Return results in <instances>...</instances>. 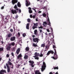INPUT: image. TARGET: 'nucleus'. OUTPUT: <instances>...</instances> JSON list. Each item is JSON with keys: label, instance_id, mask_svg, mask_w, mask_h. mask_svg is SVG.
Wrapping results in <instances>:
<instances>
[{"label": "nucleus", "instance_id": "f257e3e1", "mask_svg": "<svg viewBox=\"0 0 74 74\" xmlns=\"http://www.w3.org/2000/svg\"><path fill=\"white\" fill-rule=\"evenodd\" d=\"M35 56H33V57L35 58V59H36L37 60H38L39 59V58L38 56H40V57H42L43 56V54L41 53H40H40H37V52H36L34 53Z\"/></svg>", "mask_w": 74, "mask_h": 74}, {"label": "nucleus", "instance_id": "f03ea898", "mask_svg": "<svg viewBox=\"0 0 74 74\" xmlns=\"http://www.w3.org/2000/svg\"><path fill=\"white\" fill-rule=\"evenodd\" d=\"M54 51H55V53L54 54V57H51V58H53V59H57L58 58V56L57 55V53L56 52V49H54Z\"/></svg>", "mask_w": 74, "mask_h": 74}, {"label": "nucleus", "instance_id": "7ed1b4c3", "mask_svg": "<svg viewBox=\"0 0 74 74\" xmlns=\"http://www.w3.org/2000/svg\"><path fill=\"white\" fill-rule=\"evenodd\" d=\"M42 63L43 64V65L42 66L41 70L42 71H43L45 69V68H46L47 67V65H46V64L45 62H43Z\"/></svg>", "mask_w": 74, "mask_h": 74}, {"label": "nucleus", "instance_id": "20e7f679", "mask_svg": "<svg viewBox=\"0 0 74 74\" xmlns=\"http://www.w3.org/2000/svg\"><path fill=\"white\" fill-rule=\"evenodd\" d=\"M33 40L34 42H36V43H38V41H40V40L39 39L37 38H33Z\"/></svg>", "mask_w": 74, "mask_h": 74}, {"label": "nucleus", "instance_id": "39448f33", "mask_svg": "<svg viewBox=\"0 0 74 74\" xmlns=\"http://www.w3.org/2000/svg\"><path fill=\"white\" fill-rule=\"evenodd\" d=\"M38 23H34V25L32 27L33 29L34 30L36 28H37V26H38Z\"/></svg>", "mask_w": 74, "mask_h": 74}, {"label": "nucleus", "instance_id": "423d86ee", "mask_svg": "<svg viewBox=\"0 0 74 74\" xmlns=\"http://www.w3.org/2000/svg\"><path fill=\"white\" fill-rule=\"evenodd\" d=\"M29 63H31V64H30V65H31V67L33 68L34 67V65H33V64H34V61L31 60L29 61Z\"/></svg>", "mask_w": 74, "mask_h": 74}, {"label": "nucleus", "instance_id": "0eeeda50", "mask_svg": "<svg viewBox=\"0 0 74 74\" xmlns=\"http://www.w3.org/2000/svg\"><path fill=\"white\" fill-rule=\"evenodd\" d=\"M47 18L48 19L47 20V23H48V25H49L50 26H51V22L49 21V17H48V13Z\"/></svg>", "mask_w": 74, "mask_h": 74}, {"label": "nucleus", "instance_id": "6e6552de", "mask_svg": "<svg viewBox=\"0 0 74 74\" xmlns=\"http://www.w3.org/2000/svg\"><path fill=\"white\" fill-rule=\"evenodd\" d=\"M6 67H7V72L8 73H10V66H8V64L6 63Z\"/></svg>", "mask_w": 74, "mask_h": 74}, {"label": "nucleus", "instance_id": "1a4fd4ad", "mask_svg": "<svg viewBox=\"0 0 74 74\" xmlns=\"http://www.w3.org/2000/svg\"><path fill=\"white\" fill-rule=\"evenodd\" d=\"M4 73H7L6 72V71L5 70H4L2 69L0 71V74H4Z\"/></svg>", "mask_w": 74, "mask_h": 74}, {"label": "nucleus", "instance_id": "9d476101", "mask_svg": "<svg viewBox=\"0 0 74 74\" xmlns=\"http://www.w3.org/2000/svg\"><path fill=\"white\" fill-rule=\"evenodd\" d=\"M18 1V0H12V3L13 5H14L15 4L17 3Z\"/></svg>", "mask_w": 74, "mask_h": 74}, {"label": "nucleus", "instance_id": "9b49d317", "mask_svg": "<svg viewBox=\"0 0 74 74\" xmlns=\"http://www.w3.org/2000/svg\"><path fill=\"white\" fill-rule=\"evenodd\" d=\"M8 64H9V65H10V66L11 65L12 66L11 67V68L12 69H14V64H12V63L10 61H8Z\"/></svg>", "mask_w": 74, "mask_h": 74}, {"label": "nucleus", "instance_id": "f8f14e48", "mask_svg": "<svg viewBox=\"0 0 74 74\" xmlns=\"http://www.w3.org/2000/svg\"><path fill=\"white\" fill-rule=\"evenodd\" d=\"M25 1L26 2L25 3V5L27 7V6H29V5H30V2L29 1H28L27 0H26Z\"/></svg>", "mask_w": 74, "mask_h": 74}, {"label": "nucleus", "instance_id": "ddd939ff", "mask_svg": "<svg viewBox=\"0 0 74 74\" xmlns=\"http://www.w3.org/2000/svg\"><path fill=\"white\" fill-rule=\"evenodd\" d=\"M11 12L13 14H16L17 12H17L16 11V10H12L11 11Z\"/></svg>", "mask_w": 74, "mask_h": 74}, {"label": "nucleus", "instance_id": "4468645a", "mask_svg": "<svg viewBox=\"0 0 74 74\" xmlns=\"http://www.w3.org/2000/svg\"><path fill=\"white\" fill-rule=\"evenodd\" d=\"M22 54L20 53L18 56L17 57V59H18L19 60L21 59H22Z\"/></svg>", "mask_w": 74, "mask_h": 74}, {"label": "nucleus", "instance_id": "2eb2a0df", "mask_svg": "<svg viewBox=\"0 0 74 74\" xmlns=\"http://www.w3.org/2000/svg\"><path fill=\"white\" fill-rule=\"evenodd\" d=\"M15 38H16V37H15V36H13L11 38L10 40L11 41H14L15 40Z\"/></svg>", "mask_w": 74, "mask_h": 74}, {"label": "nucleus", "instance_id": "dca6fc26", "mask_svg": "<svg viewBox=\"0 0 74 74\" xmlns=\"http://www.w3.org/2000/svg\"><path fill=\"white\" fill-rule=\"evenodd\" d=\"M54 53V52L52 51H48L47 53V56H48L50 54V53H52V54H53Z\"/></svg>", "mask_w": 74, "mask_h": 74}, {"label": "nucleus", "instance_id": "f3484780", "mask_svg": "<svg viewBox=\"0 0 74 74\" xmlns=\"http://www.w3.org/2000/svg\"><path fill=\"white\" fill-rule=\"evenodd\" d=\"M28 9H29V14H32L33 13V11L32 10V8L30 7H29Z\"/></svg>", "mask_w": 74, "mask_h": 74}, {"label": "nucleus", "instance_id": "a211bd4d", "mask_svg": "<svg viewBox=\"0 0 74 74\" xmlns=\"http://www.w3.org/2000/svg\"><path fill=\"white\" fill-rule=\"evenodd\" d=\"M43 27H47V23L46 21H45L42 24Z\"/></svg>", "mask_w": 74, "mask_h": 74}, {"label": "nucleus", "instance_id": "6ab92c4d", "mask_svg": "<svg viewBox=\"0 0 74 74\" xmlns=\"http://www.w3.org/2000/svg\"><path fill=\"white\" fill-rule=\"evenodd\" d=\"M20 48H18L17 49V51H16V53L17 55H18L19 53V52H20Z\"/></svg>", "mask_w": 74, "mask_h": 74}, {"label": "nucleus", "instance_id": "aec40b11", "mask_svg": "<svg viewBox=\"0 0 74 74\" xmlns=\"http://www.w3.org/2000/svg\"><path fill=\"white\" fill-rule=\"evenodd\" d=\"M9 46H11L12 45V46H14L15 45V42H12L11 43H9Z\"/></svg>", "mask_w": 74, "mask_h": 74}, {"label": "nucleus", "instance_id": "412c9836", "mask_svg": "<svg viewBox=\"0 0 74 74\" xmlns=\"http://www.w3.org/2000/svg\"><path fill=\"white\" fill-rule=\"evenodd\" d=\"M12 36V34H11V33H10L8 34L7 37H8V38H10V37H11Z\"/></svg>", "mask_w": 74, "mask_h": 74}, {"label": "nucleus", "instance_id": "4be33fe9", "mask_svg": "<svg viewBox=\"0 0 74 74\" xmlns=\"http://www.w3.org/2000/svg\"><path fill=\"white\" fill-rule=\"evenodd\" d=\"M11 48V47L9 46H8L6 47V49L7 51H10V49Z\"/></svg>", "mask_w": 74, "mask_h": 74}, {"label": "nucleus", "instance_id": "5701e85b", "mask_svg": "<svg viewBox=\"0 0 74 74\" xmlns=\"http://www.w3.org/2000/svg\"><path fill=\"white\" fill-rule=\"evenodd\" d=\"M29 23H27L26 25V28L27 29H29Z\"/></svg>", "mask_w": 74, "mask_h": 74}, {"label": "nucleus", "instance_id": "b1692460", "mask_svg": "<svg viewBox=\"0 0 74 74\" xmlns=\"http://www.w3.org/2000/svg\"><path fill=\"white\" fill-rule=\"evenodd\" d=\"M14 8L17 11H18V7H17V5H16V4L14 6Z\"/></svg>", "mask_w": 74, "mask_h": 74}, {"label": "nucleus", "instance_id": "393cba45", "mask_svg": "<svg viewBox=\"0 0 74 74\" xmlns=\"http://www.w3.org/2000/svg\"><path fill=\"white\" fill-rule=\"evenodd\" d=\"M35 74H41L38 71H36L35 72Z\"/></svg>", "mask_w": 74, "mask_h": 74}, {"label": "nucleus", "instance_id": "a878e982", "mask_svg": "<svg viewBox=\"0 0 74 74\" xmlns=\"http://www.w3.org/2000/svg\"><path fill=\"white\" fill-rule=\"evenodd\" d=\"M17 6L18 7H21V5L20 2H18L17 3Z\"/></svg>", "mask_w": 74, "mask_h": 74}, {"label": "nucleus", "instance_id": "bb28decb", "mask_svg": "<svg viewBox=\"0 0 74 74\" xmlns=\"http://www.w3.org/2000/svg\"><path fill=\"white\" fill-rule=\"evenodd\" d=\"M32 46H33L34 47H38V45L34 43L32 45Z\"/></svg>", "mask_w": 74, "mask_h": 74}, {"label": "nucleus", "instance_id": "cd10ccee", "mask_svg": "<svg viewBox=\"0 0 74 74\" xmlns=\"http://www.w3.org/2000/svg\"><path fill=\"white\" fill-rule=\"evenodd\" d=\"M29 47H27L25 48V50L26 51H27V52H28V51H29Z\"/></svg>", "mask_w": 74, "mask_h": 74}, {"label": "nucleus", "instance_id": "c85d7f7f", "mask_svg": "<svg viewBox=\"0 0 74 74\" xmlns=\"http://www.w3.org/2000/svg\"><path fill=\"white\" fill-rule=\"evenodd\" d=\"M1 51H4V48L3 47H0V52Z\"/></svg>", "mask_w": 74, "mask_h": 74}, {"label": "nucleus", "instance_id": "c756f323", "mask_svg": "<svg viewBox=\"0 0 74 74\" xmlns=\"http://www.w3.org/2000/svg\"><path fill=\"white\" fill-rule=\"evenodd\" d=\"M41 47H43V48H44L45 46V44H43L41 45Z\"/></svg>", "mask_w": 74, "mask_h": 74}, {"label": "nucleus", "instance_id": "7c9ffc66", "mask_svg": "<svg viewBox=\"0 0 74 74\" xmlns=\"http://www.w3.org/2000/svg\"><path fill=\"white\" fill-rule=\"evenodd\" d=\"M54 69V70H56V69L57 70H58V69H59L58 66H57L56 67H54L53 68H52V69Z\"/></svg>", "mask_w": 74, "mask_h": 74}, {"label": "nucleus", "instance_id": "2f4dec72", "mask_svg": "<svg viewBox=\"0 0 74 74\" xmlns=\"http://www.w3.org/2000/svg\"><path fill=\"white\" fill-rule=\"evenodd\" d=\"M24 58L25 59H27V58H28V56H27V55H25L24 56Z\"/></svg>", "mask_w": 74, "mask_h": 74}, {"label": "nucleus", "instance_id": "473e14b6", "mask_svg": "<svg viewBox=\"0 0 74 74\" xmlns=\"http://www.w3.org/2000/svg\"><path fill=\"white\" fill-rule=\"evenodd\" d=\"M42 16L43 17H45L47 16V14L45 13H43L42 14Z\"/></svg>", "mask_w": 74, "mask_h": 74}, {"label": "nucleus", "instance_id": "72a5a7b5", "mask_svg": "<svg viewBox=\"0 0 74 74\" xmlns=\"http://www.w3.org/2000/svg\"><path fill=\"white\" fill-rule=\"evenodd\" d=\"M23 37H25V36H26V34L25 33H24L23 34Z\"/></svg>", "mask_w": 74, "mask_h": 74}, {"label": "nucleus", "instance_id": "f704fd0d", "mask_svg": "<svg viewBox=\"0 0 74 74\" xmlns=\"http://www.w3.org/2000/svg\"><path fill=\"white\" fill-rule=\"evenodd\" d=\"M37 30H35L34 31V33L35 34H37Z\"/></svg>", "mask_w": 74, "mask_h": 74}, {"label": "nucleus", "instance_id": "c9c22d12", "mask_svg": "<svg viewBox=\"0 0 74 74\" xmlns=\"http://www.w3.org/2000/svg\"><path fill=\"white\" fill-rule=\"evenodd\" d=\"M38 28L39 29H43V27L42 26H41L40 27H38Z\"/></svg>", "mask_w": 74, "mask_h": 74}, {"label": "nucleus", "instance_id": "e433bc0d", "mask_svg": "<svg viewBox=\"0 0 74 74\" xmlns=\"http://www.w3.org/2000/svg\"><path fill=\"white\" fill-rule=\"evenodd\" d=\"M30 18H28L27 19V21H28V22H29V23H30Z\"/></svg>", "mask_w": 74, "mask_h": 74}, {"label": "nucleus", "instance_id": "4c0bfd02", "mask_svg": "<svg viewBox=\"0 0 74 74\" xmlns=\"http://www.w3.org/2000/svg\"><path fill=\"white\" fill-rule=\"evenodd\" d=\"M15 51V47H14L13 48V49H12V51H13V52H14Z\"/></svg>", "mask_w": 74, "mask_h": 74}, {"label": "nucleus", "instance_id": "58836bf2", "mask_svg": "<svg viewBox=\"0 0 74 74\" xmlns=\"http://www.w3.org/2000/svg\"><path fill=\"white\" fill-rule=\"evenodd\" d=\"M53 48L54 49H54H55V48H56V46L55 45H53Z\"/></svg>", "mask_w": 74, "mask_h": 74}, {"label": "nucleus", "instance_id": "ea45409f", "mask_svg": "<svg viewBox=\"0 0 74 74\" xmlns=\"http://www.w3.org/2000/svg\"><path fill=\"white\" fill-rule=\"evenodd\" d=\"M11 55L12 56H13V58H14V53L12 52L11 53Z\"/></svg>", "mask_w": 74, "mask_h": 74}, {"label": "nucleus", "instance_id": "a19ab883", "mask_svg": "<svg viewBox=\"0 0 74 74\" xmlns=\"http://www.w3.org/2000/svg\"><path fill=\"white\" fill-rule=\"evenodd\" d=\"M4 6H2L1 8V10H3V9H4Z\"/></svg>", "mask_w": 74, "mask_h": 74}, {"label": "nucleus", "instance_id": "79ce46f5", "mask_svg": "<svg viewBox=\"0 0 74 74\" xmlns=\"http://www.w3.org/2000/svg\"><path fill=\"white\" fill-rule=\"evenodd\" d=\"M39 30L40 33H42V30L40 29H39Z\"/></svg>", "mask_w": 74, "mask_h": 74}, {"label": "nucleus", "instance_id": "37998d69", "mask_svg": "<svg viewBox=\"0 0 74 74\" xmlns=\"http://www.w3.org/2000/svg\"><path fill=\"white\" fill-rule=\"evenodd\" d=\"M6 57H7V58H9V57H10V55L9 54H7L6 55Z\"/></svg>", "mask_w": 74, "mask_h": 74}, {"label": "nucleus", "instance_id": "c03bdc74", "mask_svg": "<svg viewBox=\"0 0 74 74\" xmlns=\"http://www.w3.org/2000/svg\"><path fill=\"white\" fill-rule=\"evenodd\" d=\"M18 37H20V36H21V34H20V33L19 32H18Z\"/></svg>", "mask_w": 74, "mask_h": 74}, {"label": "nucleus", "instance_id": "a18cd8bd", "mask_svg": "<svg viewBox=\"0 0 74 74\" xmlns=\"http://www.w3.org/2000/svg\"><path fill=\"white\" fill-rule=\"evenodd\" d=\"M10 31L11 32H13V29H10Z\"/></svg>", "mask_w": 74, "mask_h": 74}, {"label": "nucleus", "instance_id": "49530a36", "mask_svg": "<svg viewBox=\"0 0 74 74\" xmlns=\"http://www.w3.org/2000/svg\"><path fill=\"white\" fill-rule=\"evenodd\" d=\"M32 18H36V15H33V16H32Z\"/></svg>", "mask_w": 74, "mask_h": 74}, {"label": "nucleus", "instance_id": "de8ad7c7", "mask_svg": "<svg viewBox=\"0 0 74 74\" xmlns=\"http://www.w3.org/2000/svg\"><path fill=\"white\" fill-rule=\"evenodd\" d=\"M32 10H34V11H35V12H36V9H35L34 8H32Z\"/></svg>", "mask_w": 74, "mask_h": 74}, {"label": "nucleus", "instance_id": "09e8293b", "mask_svg": "<svg viewBox=\"0 0 74 74\" xmlns=\"http://www.w3.org/2000/svg\"><path fill=\"white\" fill-rule=\"evenodd\" d=\"M30 16L31 18H33V16H32V14H30Z\"/></svg>", "mask_w": 74, "mask_h": 74}, {"label": "nucleus", "instance_id": "8fccbe9b", "mask_svg": "<svg viewBox=\"0 0 74 74\" xmlns=\"http://www.w3.org/2000/svg\"><path fill=\"white\" fill-rule=\"evenodd\" d=\"M36 22H38V18H36Z\"/></svg>", "mask_w": 74, "mask_h": 74}, {"label": "nucleus", "instance_id": "3c124183", "mask_svg": "<svg viewBox=\"0 0 74 74\" xmlns=\"http://www.w3.org/2000/svg\"><path fill=\"white\" fill-rule=\"evenodd\" d=\"M4 68L5 69H7V67H6V66H5V65H4Z\"/></svg>", "mask_w": 74, "mask_h": 74}, {"label": "nucleus", "instance_id": "603ef678", "mask_svg": "<svg viewBox=\"0 0 74 74\" xmlns=\"http://www.w3.org/2000/svg\"><path fill=\"white\" fill-rule=\"evenodd\" d=\"M43 9H47V7H44L43 8Z\"/></svg>", "mask_w": 74, "mask_h": 74}, {"label": "nucleus", "instance_id": "864d4df0", "mask_svg": "<svg viewBox=\"0 0 74 74\" xmlns=\"http://www.w3.org/2000/svg\"><path fill=\"white\" fill-rule=\"evenodd\" d=\"M46 30L48 32H49V29H47Z\"/></svg>", "mask_w": 74, "mask_h": 74}, {"label": "nucleus", "instance_id": "5fc2aeb1", "mask_svg": "<svg viewBox=\"0 0 74 74\" xmlns=\"http://www.w3.org/2000/svg\"><path fill=\"white\" fill-rule=\"evenodd\" d=\"M19 13H20L21 12V9H19Z\"/></svg>", "mask_w": 74, "mask_h": 74}, {"label": "nucleus", "instance_id": "6e6d98bb", "mask_svg": "<svg viewBox=\"0 0 74 74\" xmlns=\"http://www.w3.org/2000/svg\"><path fill=\"white\" fill-rule=\"evenodd\" d=\"M19 66H20V65L18 64L17 66V68H19Z\"/></svg>", "mask_w": 74, "mask_h": 74}, {"label": "nucleus", "instance_id": "4d7b16f0", "mask_svg": "<svg viewBox=\"0 0 74 74\" xmlns=\"http://www.w3.org/2000/svg\"><path fill=\"white\" fill-rule=\"evenodd\" d=\"M46 49H48V48L47 46H46Z\"/></svg>", "mask_w": 74, "mask_h": 74}, {"label": "nucleus", "instance_id": "13d9d810", "mask_svg": "<svg viewBox=\"0 0 74 74\" xmlns=\"http://www.w3.org/2000/svg\"><path fill=\"white\" fill-rule=\"evenodd\" d=\"M42 12L41 11H39L38 12V13H41Z\"/></svg>", "mask_w": 74, "mask_h": 74}, {"label": "nucleus", "instance_id": "bf43d9fd", "mask_svg": "<svg viewBox=\"0 0 74 74\" xmlns=\"http://www.w3.org/2000/svg\"><path fill=\"white\" fill-rule=\"evenodd\" d=\"M47 51H48V49H46L44 50V52H45Z\"/></svg>", "mask_w": 74, "mask_h": 74}, {"label": "nucleus", "instance_id": "052dcab7", "mask_svg": "<svg viewBox=\"0 0 74 74\" xmlns=\"http://www.w3.org/2000/svg\"><path fill=\"white\" fill-rule=\"evenodd\" d=\"M51 32H53V29L52 28H51Z\"/></svg>", "mask_w": 74, "mask_h": 74}, {"label": "nucleus", "instance_id": "680f3d73", "mask_svg": "<svg viewBox=\"0 0 74 74\" xmlns=\"http://www.w3.org/2000/svg\"><path fill=\"white\" fill-rule=\"evenodd\" d=\"M2 60V58H0V62H1V60Z\"/></svg>", "mask_w": 74, "mask_h": 74}, {"label": "nucleus", "instance_id": "e2e57ef3", "mask_svg": "<svg viewBox=\"0 0 74 74\" xmlns=\"http://www.w3.org/2000/svg\"><path fill=\"white\" fill-rule=\"evenodd\" d=\"M18 15H17L16 16V19H17L18 18Z\"/></svg>", "mask_w": 74, "mask_h": 74}, {"label": "nucleus", "instance_id": "0e129e2a", "mask_svg": "<svg viewBox=\"0 0 74 74\" xmlns=\"http://www.w3.org/2000/svg\"><path fill=\"white\" fill-rule=\"evenodd\" d=\"M49 74H53V73H52V72H50Z\"/></svg>", "mask_w": 74, "mask_h": 74}, {"label": "nucleus", "instance_id": "69168bd1", "mask_svg": "<svg viewBox=\"0 0 74 74\" xmlns=\"http://www.w3.org/2000/svg\"><path fill=\"white\" fill-rule=\"evenodd\" d=\"M1 42L2 44H3V43H4V42H3V41H1Z\"/></svg>", "mask_w": 74, "mask_h": 74}, {"label": "nucleus", "instance_id": "338daca9", "mask_svg": "<svg viewBox=\"0 0 74 74\" xmlns=\"http://www.w3.org/2000/svg\"><path fill=\"white\" fill-rule=\"evenodd\" d=\"M32 37H33V38H34V37H35V35H33L32 36Z\"/></svg>", "mask_w": 74, "mask_h": 74}, {"label": "nucleus", "instance_id": "774afa93", "mask_svg": "<svg viewBox=\"0 0 74 74\" xmlns=\"http://www.w3.org/2000/svg\"><path fill=\"white\" fill-rule=\"evenodd\" d=\"M21 21H18V23H21Z\"/></svg>", "mask_w": 74, "mask_h": 74}]
</instances>
